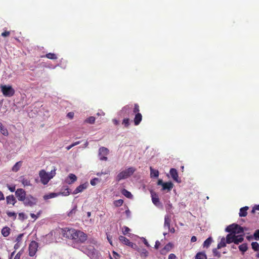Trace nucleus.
I'll return each instance as SVG.
<instances>
[{
    "label": "nucleus",
    "mask_w": 259,
    "mask_h": 259,
    "mask_svg": "<svg viewBox=\"0 0 259 259\" xmlns=\"http://www.w3.org/2000/svg\"><path fill=\"white\" fill-rule=\"evenodd\" d=\"M56 169L55 167L49 174L45 170H41L39 171L38 175L40 178V182L43 185H47L49 181L52 179L56 175Z\"/></svg>",
    "instance_id": "1"
},
{
    "label": "nucleus",
    "mask_w": 259,
    "mask_h": 259,
    "mask_svg": "<svg viewBox=\"0 0 259 259\" xmlns=\"http://www.w3.org/2000/svg\"><path fill=\"white\" fill-rule=\"evenodd\" d=\"M136 171L134 167H130L119 172L116 177V181L119 182L120 180L125 179L132 175Z\"/></svg>",
    "instance_id": "2"
},
{
    "label": "nucleus",
    "mask_w": 259,
    "mask_h": 259,
    "mask_svg": "<svg viewBox=\"0 0 259 259\" xmlns=\"http://www.w3.org/2000/svg\"><path fill=\"white\" fill-rule=\"evenodd\" d=\"M87 234L83 233L82 231L76 230L73 240L77 243H83L87 240Z\"/></svg>",
    "instance_id": "3"
},
{
    "label": "nucleus",
    "mask_w": 259,
    "mask_h": 259,
    "mask_svg": "<svg viewBox=\"0 0 259 259\" xmlns=\"http://www.w3.org/2000/svg\"><path fill=\"white\" fill-rule=\"evenodd\" d=\"M0 88L1 92L5 97H11L15 94V90L11 85H1Z\"/></svg>",
    "instance_id": "4"
},
{
    "label": "nucleus",
    "mask_w": 259,
    "mask_h": 259,
    "mask_svg": "<svg viewBox=\"0 0 259 259\" xmlns=\"http://www.w3.org/2000/svg\"><path fill=\"white\" fill-rule=\"evenodd\" d=\"M22 202L25 206L32 207L36 204L37 199L31 195H27Z\"/></svg>",
    "instance_id": "5"
},
{
    "label": "nucleus",
    "mask_w": 259,
    "mask_h": 259,
    "mask_svg": "<svg viewBox=\"0 0 259 259\" xmlns=\"http://www.w3.org/2000/svg\"><path fill=\"white\" fill-rule=\"evenodd\" d=\"M38 247V243L36 242L32 241L30 243L28 246V254L30 256H33L35 254Z\"/></svg>",
    "instance_id": "6"
},
{
    "label": "nucleus",
    "mask_w": 259,
    "mask_h": 259,
    "mask_svg": "<svg viewBox=\"0 0 259 259\" xmlns=\"http://www.w3.org/2000/svg\"><path fill=\"white\" fill-rule=\"evenodd\" d=\"M109 153V150L105 147H101L99 148V158L101 161H107V155Z\"/></svg>",
    "instance_id": "7"
},
{
    "label": "nucleus",
    "mask_w": 259,
    "mask_h": 259,
    "mask_svg": "<svg viewBox=\"0 0 259 259\" xmlns=\"http://www.w3.org/2000/svg\"><path fill=\"white\" fill-rule=\"evenodd\" d=\"M76 229H69V228H65L64 229L63 232V236L64 237H66L68 239H72L73 240V238L74 237V234L75 232Z\"/></svg>",
    "instance_id": "8"
},
{
    "label": "nucleus",
    "mask_w": 259,
    "mask_h": 259,
    "mask_svg": "<svg viewBox=\"0 0 259 259\" xmlns=\"http://www.w3.org/2000/svg\"><path fill=\"white\" fill-rule=\"evenodd\" d=\"M15 195L18 200L23 201L26 196V192L22 188H18L15 192Z\"/></svg>",
    "instance_id": "9"
},
{
    "label": "nucleus",
    "mask_w": 259,
    "mask_h": 259,
    "mask_svg": "<svg viewBox=\"0 0 259 259\" xmlns=\"http://www.w3.org/2000/svg\"><path fill=\"white\" fill-rule=\"evenodd\" d=\"M89 186V184L88 183H85L84 184H81L78 186L73 191V194H76L78 193L82 192L84 190L86 189Z\"/></svg>",
    "instance_id": "10"
},
{
    "label": "nucleus",
    "mask_w": 259,
    "mask_h": 259,
    "mask_svg": "<svg viewBox=\"0 0 259 259\" xmlns=\"http://www.w3.org/2000/svg\"><path fill=\"white\" fill-rule=\"evenodd\" d=\"M152 202L157 206L160 204L158 195L153 191H151Z\"/></svg>",
    "instance_id": "11"
},
{
    "label": "nucleus",
    "mask_w": 259,
    "mask_h": 259,
    "mask_svg": "<svg viewBox=\"0 0 259 259\" xmlns=\"http://www.w3.org/2000/svg\"><path fill=\"white\" fill-rule=\"evenodd\" d=\"M23 236H24V234H19V235L17 236L16 239V243L14 246V249L15 250H17L21 247V245H22V238H23Z\"/></svg>",
    "instance_id": "12"
},
{
    "label": "nucleus",
    "mask_w": 259,
    "mask_h": 259,
    "mask_svg": "<svg viewBox=\"0 0 259 259\" xmlns=\"http://www.w3.org/2000/svg\"><path fill=\"white\" fill-rule=\"evenodd\" d=\"M237 227L238 224L234 223L232 224L227 227L226 228V231L227 232H230V233H233L234 234H235V231L237 228Z\"/></svg>",
    "instance_id": "13"
},
{
    "label": "nucleus",
    "mask_w": 259,
    "mask_h": 259,
    "mask_svg": "<svg viewBox=\"0 0 259 259\" xmlns=\"http://www.w3.org/2000/svg\"><path fill=\"white\" fill-rule=\"evenodd\" d=\"M170 174L174 181L179 182V175L177 169L175 168H171L170 170Z\"/></svg>",
    "instance_id": "14"
},
{
    "label": "nucleus",
    "mask_w": 259,
    "mask_h": 259,
    "mask_svg": "<svg viewBox=\"0 0 259 259\" xmlns=\"http://www.w3.org/2000/svg\"><path fill=\"white\" fill-rule=\"evenodd\" d=\"M7 202L8 204H13V205L16 203L17 200L13 195H10L6 197Z\"/></svg>",
    "instance_id": "15"
},
{
    "label": "nucleus",
    "mask_w": 259,
    "mask_h": 259,
    "mask_svg": "<svg viewBox=\"0 0 259 259\" xmlns=\"http://www.w3.org/2000/svg\"><path fill=\"white\" fill-rule=\"evenodd\" d=\"M142 119V115L140 113L136 114L134 119V122L135 125H138L140 124Z\"/></svg>",
    "instance_id": "16"
},
{
    "label": "nucleus",
    "mask_w": 259,
    "mask_h": 259,
    "mask_svg": "<svg viewBox=\"0 0 259 259\" xmlns=\"http://www.w3.org/2000/svg\"><path fill=\"white\" fill-rule=\"evenodd\" d=\"M235 237H236V235L228 234L226 236V243L227 244L235 243Z\"/></svg>",
    "instance_id": "17"
},
{
    "label": "nucleus",
    "mask_w": 259,
    "mask_h": 259,
    "mask_svg": "<svg viewBox=\"0 0 259 259\" xmlns=\"http://www.w3.org/2000/svg\"><path fill=\"white\" fill-rule=\"evenodd\" d=\"M172 247V245L171 243H169L167 245H166L161 250V253L162 254H165L168 251L170 250V249Z\"/></svg>",
    "instance_id": "18"
},
{
    "label": "nucleus",
    "mask_w": 259,
    "mask_h": 259,
    "mask_svg": "<svg viewBox=\"0 0 259 259\" xmlns=\"http://www.w3.org/2000/svg\"><path fill=\"white\" fill-rule=\"evenodd\" d=\"M11 229L8 226L4 227L2 229V234L5 237H7L10 234Z\"/></svg>",
    "instance_id": "19"
},
{
    "label": "nucleus",
    "mask_w": 259,
    "mask_h": 259,
    "mask_svg": "<svg viewBox=\"0 0 259 259\" xmlns=\"http://www.w3.org/2000/svg\"><path fill=\"white\" fill-rule=\"evenodd\" d=\"M130 112H131V108L128 105L123 107L120 111L121 114H123V116L125 115V114L128 115Z\"/></svg>",
    "instance_id": "20"
},
{
    "label": "nucleus",
    "mask_w": 259,
    "mask_h": 259,
    "mask_svg": "<svg viewBox=\"0 0 259 259\" xmlns=\"http://www.w3.org/2000/svg\"><path fill=\"white\" fill-rule=\"evenodd\" d=\"M249 209L248 206H244L240 209L239 216L241 217H246L247 214V210Z\"/></svg>",
    "instance_id": "21"
},
{
    "label": "nucleus",
    "mask_w": 259,
    "mask_h": 259,
    "mask_svg": "<svg viewBox=\"0 0 259 259\" xmlns=\"http://www.w3.org/2000/svg\"><path fill=\"white\" fill-rule=\"evenodd\" d=\"M174 187V184L172 183L169 182H166L164 183L163 184V186L162 187V189L163 190H167L168 191H170Z\"/></svg>",
    "instance_id": "22"
},
{
    "label": "nucleus",
    "mask_w": 259,
    "mask_h": 259,
    "mask_svg": "<svg viewBox=\"0 0 259 259\" xmlns=\"http://www.w3.org/2000/svg\"><path fill=\"white\" fill-rule=\"evenodd\" d=\"M118 239L121 243L127 246H128L131 243L130 240L127 238L124 237V236H120Z\"/></svg>",
    "instance_id": "23"
},
{
    "label": "nucleus",
    "mask_w": 259,
    "mask_h": 259,
    "mask_svg": "<svg viewBox=\"0 0 259 259\" xmlns=\"http://www.w3.org/2000/svg\"><path fill=\"white\" fill-rule=\"evenodd\" d=\"M171 218L168 215H165L164 218V227H167L168 229H170V227Z\"/></svg>",
    "instance_id": "24"
},
{
    "label": "nucleus",
    "mask_w": 259,
    "mask_h": 259,
    "mask_svg": "<svg viewBox=\"0 0 259 259\" xmlns=\"http://www.w3.org/2000/svg\"><path fill=\"white\" fill-rule=\"evenodd\" d=\"M20 182H21L24 186H29L31 185L29 180L23 177L20 178Z\"/></svg>",
    "instance_id": "25"
},
{
    "label": "nucleus",
    "mask_w": 259,
    "mask_h": 259,
    "mask_svg": "<svg viewBox=\"0 0 259 259\" xmlns=\"http://www.w3.org/2000/svg\"><path fill=\"white\" fill-rule=\"evenodd\" d=\"M138 251L140 253V256L141 257H147L149 255L148 251L145 249H139Z\"/></svg>",
    "instance_id": "26"
},
{
    "label": "nucleus",
    "mask_w": 259,
    "mask_h": 259,
    "mask_svg": "<svg viewBox=\"0 0 259 259\" xmlns=\"http://www.w3.org/2000/svg\"><path fill=\"white\" fill-rule=\"evenodd\" d=\"M195 259H206V255L204 252H199L196 254Z\"/></svg>",
    "instance_id": "27"
},
{
    "label": "nucleus",
    "mask_w": 259,
    "mask_h": 259,
    "mask_svg": "<svg viewBox=\"0 0 259 259\" xmlns=\"http://www.w3.org/2000/svg\"><path fill=\"white\" fill-rule=\"evenodd\" d=\"M68 179H69L70 180V181L67 182V183L69 184L73 183L77 180L76 176L72 174H70L69 175Z\"/></svg>",
    "instance_id": "28"
},
{
    "label": "nucleus",
    "mask_w": 259,
    "mask_h": 259,
    "mask_svg": "<svg viewBox=\"0 0 259 259\" xmlns=\"http://www.w3.org/2000/svg\"><path fill=\"white\" fill-rule=\"evenodd\" d=\"M244 238L242 235H240L239 236H236L235 238V244H239L240 243H241L243 241Z\"/></svg>",
    "instance_id": "29"
},
{
    "label": "nucleus",
    "mask_w": 259,
    "mask_h": 259,
    "mask_svg": "<svg viewBox=\"0 0 259 259\" xmlns=\"http://www.w3.org/2000/svg\"><path fill=\"white\" fill-rule=\"evenodd\" d=\"M121 192L122 195H123L124 196H125L126 197H127L128 198H131L133 196L131 193L125 189H123L121 190Z\"/></svg>",
    "instance_id": "30"
},
{
    "label": "nucleus",
    "mask_w": 259,
    "mask_h": 259,
    "mask_svg": "<svg viewBox=\"0 0 259 259\" xmlns=\"http://www.w3.org/2000/svg\"><path fill=\"white\" fill-rule=\"evenodd\" d=\"M150 175L151 177L157 178L159 176V171L157 170H155L152 168V167H150Z\"/></svg>",
    "instance_id": "31"
},
{
    "label": "nucleus",
    "mask_w": 259,
    "mask_h": 259,
    "mask_svg": "<svg viewBox=\"0 0 259 259\" xmlns=\"http://www.w3.org/2000/svg\"><path fill=\"white\" fill-rule=\"evenodd\" d=\"M46 57H47L48 59H52V60H55L57 59V55L52 53H49L46 54L45 56Z\"/></svg>",
    "instance_id": "32"
},
{
    "label": "nucleus",
    "mask_w": 259,
    "mask_h": 259,
    "mask_svg": "<svg viewBox=\"0 0 259 259\" xmlns=\"http://www.w3.org/2000/svg\"><path fill=\"white\" fill-rule=\"evenodd\" d=\"M22 165V162L19 161L18 162H17L15 165L12 168V170L14 172H17L20 168L21 167V166Z\"/></svg>",
    "instance_id": "33"
},
{
    "label": "nucleus",
    "mask_w": 259,
    "mask_h": 259,
    "mask_svg": "<svg viewBox=\"0 0 259 259\" xmlns=\"http://www.w3.org/2000/svg\"><path fill=\"white\" fill-rule=\"evenodd\" d=\"M212 242V239L209 237L203 243V246L204 247L208 248Z\"/></svg>",
    "instance_id": "34"
},
{
    "label": "nucleus",
    "mask_w": 259,
    "mask_h": 259,
    "mask_svg": "<svg viewBox=\"0 0 259 259\" xmlns=\"http://www.w3.org/2000/svg\"><path fill=\"white\" fill-rule=\"evenodd\" d=\"M239 250L242 252L243 253H244L248 250V246L247 244L246 243L243 244L239 246Z\"/></svg>",
    "instance_id": "35"
},
{
    "label": "nucleus",
    "mask_w": 259,
    "mask_h": 259,
    "mask_svg": "<svg viewBox=\"0 0 259 259\" xmlns=\"http://www.w3.org/2000/svg\"><path fill=\"white\" fill-rule=\"evenodd\" d=\"M61 193L63 196L69 195L70 193L69 189L68 187L65 188L64 189H62Z\"/></svg>",
    "instance_id": "36"
},
{
    "label": "nucleus",
    "mask_w": 259,
    "mask_h": 259,
    "mask_svg": "<svg viewBox=\"0 0 259 259\" xmlns=\"http://www.w3.org/2000/svg\"><path fill=\"white\" fill-rule=\"evenodd\" d=\"M95 120L96 118L94 116H90L85 120V122L91 124H93L95 123Z\"/></svg>",
    "instance_id": "37"
},
{
    "label": "nucleus",
    "mask_w": 259,
    "mask_h": 259,
    "mask_svg": "<svg viewBox=\"0 0 259 259\" xmlns=\"http://www.w3.org/2000/svg\"><path fill=\"white\" fill-rule=\"evenodd\" d=\"M123 203V200L122 199H118V200H115L113 202V204L116 207H119V206H120L121 205H122Z\"/></svg>",
    "instance_id": "38"
},
{
    "label": "nucleus",
    "mask_w": 259,
    "mask_h": 259,
    "mask_svg": "<svg viewBox=\"0 0 259 259\" xmlns=\"http://www.w3.org/2000/svg\"><path fill=\"white\" fill-rule=\"evenodd\" d=\"M252 249L255 251H259V244L256 242H252L251 244Z\"/></svg>",
    "instance_id": "39"
},
{
    "label": "nucleus",
    "mask_w": 259,
    "mask_h": 259,
    "mask_svg": "<svg viewBox=\"0 0 259 259\" xmlns=\"http://www.w3.org/2000/svg\"><path fill=\"white\" fill-rule=\"evenodd\" d=\"M226 242L225 241V239H222L221 241L218 244V249H220L226 246Z\"/></svg>",
    "instance_id": "40"
},
{
    "label": "nucleus",
    "mask_w": 259,
    "mask_h": 259,
    "mask_svg": "<svg viewBox=\"0 0 259 259\" xmlns=\"http://www.w3.org/2000/svg\"><path fill=\"white\" fill-rule=\"evenodd\" d=\"M130 229L127 226H124L122 228V232L124 235H126V234L130 232Z\"/></svg>",
    "instance_id": "41"
},
{
    "label": "nucleus",
    "mask_w": 259,
    "mask_h": 259,
    "mask_svg": "<svg viewBox=\"0 0 259 259\" xmlns=\"http://www.w3.org/2000/svg\"><path fill=\"white\" fill-rule=\"evenodd\" d=\"M244 231V228L239 225H238L237 228L236 229V230L235 231V234L236 233H243Z\"/></svg>",
    "instance_id": "42"
},
{
    "label": "nucleus",
    "mask_w": 259,
    "mask_h": 259,
    "mask_svg": "<svg viewBox=\"0 0 259 259\" xmlns=\"http://www.w3.org/2000/svg\"><path fill=\"white\" fill-rule=\"evenodd\" d=\"M1 133L4 135V136H7L9 135V132L7 128H5L4 126H3L1 129Z\"/></svg>",
    "instance_id": "43"
},
{
    "label": "nucleus",
    "mask_w": 259,
    "mask_h": 259,
    "mask_svg": "<svg viewBox=\"0 0 259 259\" xmlns=\"http://www.w3.org/2000/svg\"><path fill=\"white\" fill-rule=\"evenodd\" d=\"M57 195L55 193H50L49 195H45L44 196V199L45 200L53 198L55 197Z\"/></svg>",
    "instance_id": "44"
},
{
    "label": "nucleus",
    "mask_w": 259,
    "mask_h": 259,
    "mask_svg": "<svg viewBox=\"0 0 259 259\" xmlns=\"http://www.w3.org/2000/svg\"><path fill=\"white\" fill-rule=\"evenodd\" d=\"M77 210V205H75L73 208L68 212V215L71 217L73 214H75Z\"/></svg>",
    "instance_id": "45"
},
{
    "label": "nucleus",
    "mask_w": 259,
    "mask_h": 259,
    "mask_svg": "<svg viewBox=\"0 0 259 259\" xmlns=\"http://www.w3.org/2000/svg\"><path fill=\"white\" fill-rule=\"evenodd\" d=\"M80 143V141H77V142H74L72 144L67 146L66 147V149L67 150H70L71 148H72L73 147L79 144Z\"/></svg>",
    "instance_id": "46"
},
{
    "label": "nucleus",
    "mask_w": 259,
    "mask_h": 259,
    "mask_svg": "<svg viewBox=\"0 0 259 259\" xmlns=\"http://www.w3.org/2000/svg\"><path fill=\"white\" fill-rule=\"evenodd\" d=\"M130 119L128 118H124L123 121H122V124H124V125L126 127H127L129 125H130Z\"/></svg>",
    "instance_id": "47"
},
{
    "label": "nucleus",
    "mask_w": 259,
    "mask_h": 259,
    "mask_svg": "<svg viewBox=\"0 0 259 259\" xmlns=\"http://www.w3.org/2000/svg\"><path fill=\"white\" fill-rule=\"evenodd\" d=\"M7 214L9 217H14V219L17 217V213L15 212L7 211Z\"/></svg>",
    "instance_id": "48"
},
{
    "label": "nucleus",
    "mask_w": 259,
    "mask_h": 259,
    "mask_svg": "<svg viewBox=\"0 0 259 259\" xmlns=\"http://www.w3.org/2000/svg\"><path fill=\"white\" fill-rule=\"evenodd\" d=\"M139 111H140L139 106L138 105V104H135L134 105L133 112L135 114H137L138 113H139Z\"/></svg>",
    "instance_id": "49"
},
{
    "label": "nucleus",
    "mask_w": 259,
    "mask_h": 259,
    "mask_svg": "<svg viewBox=\"0 0 259 259\" xmlns=\"http://www.w3.org/2000/svg\"><path fill=\"white\" fill-rule=\"evenodd\" d=\"M254 238L256 240H259V229L256 230L253 235Z\"/></svg>",
    "instance_id": "50"
},
{
    "label": "nucleus",
    "mask_w": 259,
    "mask_h": 259,
    "mask_svg": "<svg viewBox=\"0 0 259 259\" xmlns=\"http://www.w3.org/2000/svg\"><path fill=\"white\" fill-rule=\"evenodd\" d=\"M10 33H11L10 31L5 30L4 32H3L2 33V36L4 37H8L10 35Z\"/></svg>",
    "instance_id": "51"
},
{
    "label": "nucleus",
    "mask_w": 259,
    "mask_h": 259,
    "mask_svg": "<svg viewBox=\"0 0 259 259\" xmlns=\"http://www.w3.org/2000/svg\"><path fill=\"white\" fill-rule=\"evenodd\" d=\"M128 246L131 247V248L136 250L138 251V250L139 249L138 246H137V245L136 244H134L132 242H131L130 244H129Z\"/></svg>",
    "instance_id": "52"
},
{
    "label": "nucleus",
    "mask_w": 259,
    "mask_h": 259,
    "mask_svg": "<svg viewBox=\"0 0 259 259\" xmlns=\"http://www.w3.org/2000/svg\"><path fill=\"white\" fill-rule=\"evenodd\" d=\"M99 181L98 178H95L94 179H93L91 181V184L92 186H95L97 184V182Z\"/></svg>",
    "instance_id": "53"
},
{
    "label": "nucleus",
    "mask_w": 259,
    "mask_h": 259,
    "mask_svg": "<svg viewBox=\"0 0 259 259\" xmlns=\"http://www.w3.org/2000/svg\"><path fill=\"white\" fill-rule=\"evenodd\" d=\"M7 187L9 189V190L11 191V192H14L15 191V190H16V186H10L9 185H7Z\"/></svg>",
    "instance_id": "54"
},
{
    "label": "nucleus",
    "mask_w": 259,
    "mask_h": 259,
    "mask_svg": "<svg viewBox=\"0 0 259 259\" xmlns=\"http://www.w3.org/2000/svg\"><path fill=\"white\" fill-rule=\"evenodd\" d=\"M259 210V204L255 205L252 208V210L251 211V212L252 213H254L255 212V210Z\"/></svg>",
    "instance_id": "55"
},
{
    "label": "nucleus",
    "mask_w": 259,
    "mask_h": 259,
    "mask_svg": "<svg viewBox=\"0 0 259 259\" xmlns=\"http://www.w3.org/2000/svg\"><path fill=\"white\" fill-rule=\"evenodd\" d=\"M74 113H73V112H69V113L67 114V117H68V118H70V119H72V118H73V117H74Z\"/></svg>",
    "instance_id": "56"
},
{
    "label": "nucleus",
    "mask_w": 259,
    "mask_h": 259,
    "mask_svg": "<svg viewBox=\"0 0 259 259\" xmlns=\"http://www.w3.org/2000/svg\"><path fill=\"white\" fill-rule=\"evenodd\" d=\"M22 255V252L19 251L15 256L14 259H20L21 256Z\"/></svg>",
    "instance_id": "57"
},
{
    "label": "nucleus",
    "mask_w": 259,
    "mask_h": 259,
    "mask_svg": "<svg viewBox=\"0 0 259 259\" xmlns=\"http://www.w3.org/2000/svg\"><path fill=\"white\" fill-rule=\"evenodd\" d=\"M143 243H144V244L148 247H150V245L149 244L147 240H146V239L145 238H143Z\"/></svg>",
    "instance_id": "58"
},
{
    "label": "nucleus",
    "mask_w": 259,
    "mask_h": 259,
    "mask_svg": "<svg viewBox=\"0 0 259 259\" xmlns=\"http://www.w3.org/2000/svg\"><path fill=\"white\" fill-rule=\"evenodd\" d=\"M176 256L175 254L171 253L168 256V259H176Z\"/></svg>",
    "instance_id": "59"
},
{
    "label": "nucleus",
    "mask_w": 259,
    "mask_h": 259,
    "mask_svg": "<svg viewBox=\"0 0 259 259\" xmlns=\"http://www.w3.org/2000/svg\"><path fill=\"white\" fill-rule=\"evenodd\" d=\"M30 215L31 218L33 219L34 220H35L37 218V215L33 213H30Z\"/></svg>",
    "instance_id": "60"
},
{
    "label": "nucleus",
    "mask_w": 259,
    "mask_h": 259,
    "mask_svg": "<svg viewBox=\"0 0 259 259\" xmlns=\"http://www.w3.org/2000/svg\"><path fill=\"white\" fill-rule=\"evenodd\" d=\"M160 245V242L158 241H157L155 243V248L156 249H158Z\"/></svg>",
    "instance_id": "61"
},
{
    "label": "nucleus",
    "mask_w": 259,
    "mask_h": 259,
    "mask_svg": "<svg viewBox=\"0 0 259 259\" xmlns=\"http://www.w3.org/2000/svg\"><path fill=\"white\" fill-rule=\"evenodd\" d=\"M197 240V238L195 236H192L191 238V242H195Z\"/></svg>",
    "instance_id": "62"
},
{
    "label": "nucleus",
    "mask_w": 259,
    "mask_h": 259,
    "mask_svg": "<svg viewBox=\"0 0 259 259\" xmlns=\"http://www.w3.org/2000/svg\"><path fill=\"white\" fill-rule=\"evenodd\" d=\"M5 199V196L3 193L0 191V201Z\"/></svg>",
    "instance_id": "63"
},
{
    "label": "nucleus",
    "mask_w": 259,
    "mask_h": 259,
    "mask_svg": "<svg viewBox=\"0 0 259 259\" xmlns=\"http://www.w3.org/2000/svg\"><path fill=\"white\" fill-rule=\"evenodd\" d=\"M164 184V183L163 182V181L162 180H159L157 183V184L158 185H162V186H163Z\"/></svg>",
    "instance_id": "64"
}]
</instances>
